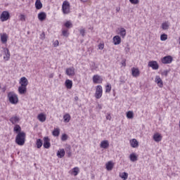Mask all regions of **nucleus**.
<instances>
[{
    "mask_svg": "<svg viewBox=\"0 0 180 180\" xmlns=\"http://www.w3.org/2000/svg\"><path fill=\"white\" fill-rule=\"evenodd\" d=\"M79 173V167H74L72 169V174L75 176H77L78 174Z\"/></svg>",
    "mask_w": 180,
    "mask_h": 180,
    "instance_id": "nucleus-35",
    "label": "nucleus"
},
{
    "mask_svg": "<svg viewBox=\"0 0 180 180\" xmlns=\"http://www.w3.org/2000/svg\"><path fill=\"white\" fill-rule=\"evenodd\" d=\"M129 159L132 162H134L136 161H137V155H136L135 153H131L130 155H129Z\"/></svg>",
    "mask_w": 180,
    "mask_h": 180,
    "instance_id": "nucleus-30",
    "label": "nucleus"
},
{
    "mask_svg": "<svg viewBox=\"0 0 180 180\" xmlns=\"http://www.w3.org/2000/svg\"><path fill=\"white\" fill-rule=\"evenodd\" d=\"M0 19L1 22H6V20H8V19H9V12L3 11L0 16Z\"/></svg>",
    "mask_w": 180,
    "mask_h": 180,
    "instance_id": "nucleus-9",
    "label": "nucleus"
},
{
    "mask_svg": "<svg viewBox=\"0 0 180 180\" xmlns=\"http://www.w3.org/2000/svg\"><path fill=\"white\" fill-rule=\"evenodd\" d=\"M168 72H169V70H164V71L162 72V75H164L165 77H168Z\"/></svg>",
    "mask_w": 180,
    "mask_h": 180,
    "instance_id": "nucleus-45",
    "label": "nucleus"
},
{
    "mask_svg": "<svg viewBox=\"0 0 180 180\" xmlns=\"http://www.w3.org/2000/svg\"><path fill=\"white\" fill-rule=\"evenodd\" d=\"M10 122L12 123V124H18V123L20 122V118L16 115H14L10 118Z\"/></svg>",
    "mask_w": 180,
    "mask_h": 180,
    "instance_id": "nucleus-14",
    "label": "nucleus"
},
{
    "mask_svg": "<svg viewBox=\"0 0 180 180\" xmlns=\"http://www.w3.org/2000/svg\"><path fill=\"white\" fill-rule=\"evenodd\" d=\"M53 136L55 137H58V136H60V129H55L52 132Z\"/></svg>",
    "mask_w": 180,
    "mask_h": 180,
    "instance_id": "nucleus-36",
    "label": "nucleus"
},
{
    "mask_svg": "<svg viewBox=\"0 0 180 180\" xmlns=\"http://www.w3.org/2000/svg\"><path fill=\"white\" fill-rule=\"evenodd\" d=\"M46 18H47V15L44 12H41L38 14V19L41 22H43V20H46Z\"/></svg>",
    "mask_w": 180,
    "mask_h": 180,
    "instance_id": "nucleus-21",
    "label": "nucleus"
},
{
    "mask_svg": "<svg viewBox=\"0 0 180 180\" xmlns=\"http://www.w3.org/2000/svg\"><path fill=\"white\" fill-rule=\"evenodd\" d=\"M8 98L10 103H12V105H17V103L19 102L18 95L13 91L9 92L8 94Z\"/></svg>",
    "mask_w": 180,
    "mask_h": 180,
    "instance_id": "nucleus-2",
    "label": "nucleus"
},
{
    "mask_svg": "<svg viewBox=\"0 0 180 180\" xmlns=\"http://www.w3.org/2000/svg\"><path fill=\"white\" fill-rule=\"evenodd\" d=\"M122 65H123V67H126V60H122Z\"/></svg>",
    "mask_w": 180,
    "mask_h": 180,
    "instance_id": "nucleus-53",
    "label": "nucleus"
},
{
    "mask_svg": "<svg viewBox=\"0 0 180 180\" xmlns=\"http://www.w3.org/2000/svg\"><path fill=\"white\" fill-rule=\"evenodd\" d=\"M1 41L5 44L6 41H8V34H3L1 35Z\"/></svg>",
    "mask_w": 180,
    "mask_h": 180,
    "instance_id": "nucleus-27",
    "label": "nucleus"
},
{
    "mask_svg": "<svg viewBox=\"0 0 180 180\" xmlns=\"http://www.w3.org/2000/svg\"><path fill=\"white\" fill-rule=\"evenodd\" d=\"M172 56H167L161 59L162 64H171L172 63Z\"/></svg>",
    "mask_w": 180,
    "mask_h": 180,
    "instance_id": "nucleus-8",
    "label": "nucleus"
},
{
    "mask_svg": "<svg viewBox=\"0 0 180 180\" xmlns=\"http://www.w3.org/2000/svg\"><path fill=\"white\" fill-rule=\"evenodd\" d=\"M63 120L65 123H69L71 120V115H70L68 113H66L65 115H63Z\"/></svg>",
    "mask_w": 180,
    "mask_h": 180,
    "instance_id": "nucleus-28",
    "label": "nucleus"
},
{
    "mask_svg": "<svg viewBox=\"0 0 180 180\" xmlns=\"http://www.w3.org/2000/svg\"><path fill=\"white\" fill-rule=\"evenodd\" d=\"M67 155H68V157H71L72 155V153H71V150H69V151H67Z\"/></svg>",
    "mask_w": 180,
    "mask_h": 180,
    "instance_id": "nucleus-52",
    "label": "nucleus"
},
{
    "mask_svg": "<svg viewBox=\"0 0 180 180\" xmlns=\"http://www.w3.org/2000/svg\"><path fill=\"white\" fill-rule=\"evenodd\" d=\"M126 53H129V51H130V46H129V45L127 46V47H125L124 49Z\"/></svg>",
    "mask_w": 180,
    "mask_h": 180,
    "instance_id": "nucleus-49",
    "label": "nucleus"
},
{
    "mask_svg": "<svg viewBox=\"0 0 180 180\" xmlns=\"http://www.w3.org/2000/svg\"><path fill=\"white\" fill-rule=\"evenodd\" d=\"M70 2L65 1L62 5V11L64 15H68L70 13Z\"/></svg>",
    "mask_w": 180,
    "mask_h": 180,
    "instance_id": "nucleus-4",
    "label": "nucleus"
},
{
    "mask_svg": "<svg viewBox=\"0 0 180 180\" xmlns=\"http://www.w3.org/2000/svg\"><path fill=\"white\" fill-rule=\"evenodd\" d=\"M120 177L124 180H126V179H127V178H129V174H127L126 172H122L120 174Z\"/></svg>",
    "mask_w": 180,
    "mask_h": 180,
    "instance_id": "nucleus-34",
    "label": "nucleus"
},
{
    "mask_svg": "<svg viewBox=\"0 0 180 180\" xmlns=\"http://www.w3.org/2000/svg\"><path fill=\"white\" fill-rule=\"evenodd\" d=\"M103 79L99 75H94L93 82L94 84H102Z\"/></svg>",
    "mask_w": 180,
    "mask_h": 180,
    "instance_id": "nucleus-7",
    "label": "nucleus"
},
{
    "mask_svg": "<svg viewBox=\"0 0 180 180\" xmlns=\"http://www.w3.org/2000/svg\"><path fill=\"white\" fill-rule=\"evenodd\" d=\"M26 142V133L24 131L19 132L15 137V143L18 146H25Z\"/></svg>",
    "mask_w": 180,
    "mask_h": 180,
    "instance_id": "nucleus-1",
    "label": "nucleus"
},
{
    "mask_svg": "<svg viewBox=\"0 0 180 180\" xmlns=\"http://www.w3.org/2000/svg\"><path fill=\"white\" fill-rule=\"evenodd\" d=\"M113 167H115V163L112 161H109L105 164L107 171H112L113 169Z\"/></svg>",
    "mask_w": 180,
    "mask_h": 180,
    "instance_id": "nucleus-19",
    "label": "nucleus"
},
{
    "mask_svg": "<svg viewBox=\"0 0 180 180\" xmlns=\"http://www.w3.org/2000/svg\"><path fill=\"white\" fill-rule=\"evenodd\" d=\"M153 140L156 141V143H160V141L162 140V136H161L160 133H155L153 135Z\"/></svg>",
    "mask_w": 180,
    "mask_h": 180,
    "instance_id": "nucleus-16",
    "label": "nucleus"
},
{
    "mask_svg": "<svg viewBox=\"0 0 180 180\" xmlns=\"http://www.w3.org/2000/svg\"><path fill=\"white\" fill-rule=\"evenodd\" d=\"M81 2H88V0H80Z\"/></svg>",
    "mask_w": 180,
    "mask_h": 180,
    "instance_id": "nucleus-55",
    "label": "nucleus"
},
{
    "mask_svg": "<svg viewBox=\"0 0 180 180\" xmlns=\"http://www.w3.org/2000/svg\"><path fill=\"white\" fill-rule=\"evenodd\" d=\"M131 75L132 76L137 78V77H140V70L137 68H131Z\"/></svg>",
    "mask_w": 180,
    "mask_h": 180,
    "instance_id": "nucleus-15",
    "label": "nucleus"
},
{
    "mask_svg": "<svg viewBox=\"0 0 180 180\" xmlns=\"http://www.w3.org/2000/svg\"><path fill=\"white\" fill-rule=\"evenodd\" d=\"M62 34L65 37H68V35L70 34V33H68V30H63Z\"/></svg>",
    "mask_w": 180,
    "mask_h": 180,
    "instance_id": "nucleus-39",
    "label": "nucleus"
},
{
    "mask_svg": "<svg viewBox=\"0 0 180 180\" xmlns=\"http://www.w3.org/2000/svg\"><path fill=\"white\" fill-rule=\"evenodd\" d=\"M155 82L157 84L159 88H162V86H164V82H162V79H161V77H160V76L158 75L155 77Z\"/></svg>",
    "mask_w": 180,
    "mask_h": 180,
    "instance_id": "nucleus-13",
    "label": "nucleus"
},
{
    "mask_svg": "<svg viewBox=\"0 0 180 180\" xmlns=\"http://www.w3.org/2000/svg\"><path fill=\"white\" fill-rule=\"evenodd\" d=\"M27 91V89L26 86H20L18 87V94H20V95H25V94H26Z\"/></svg>",
    "mask_w": 180,
    "mask_h": 180,
    "instance_id": "nucleus-20",
    "label": "nucleus"
},
{
    "mask_svg": "<svg viewBox=\"0 0 180 180\" xmlns=\"http://www.w3.org/2000/svg\"><path fill=\"white\" fill-rule=\"evenodd\" d=\"M168 27H169V23L168 22H165L162 24V29L163 30H168Z\"/></svg>",
    "mask_w": 180,
    "mask_h": 180,
    "instance_id": "nucleus-32",
    "label": "nucleus"
},
{
    "mask_svg": "<svg viewBox=\"0 0 180 180\" xmlns=\"http://www.w3.org/2000/svg\"><path fill=\"white\" fill-rule=\"evenodd\" d=\"M19 18L21 22H26V16L25 15L20 14Z\"/></svg>",
    "mask_w": 180,
    "mask_h": 180,
    "instance_id": "nucleus-41",
    "label": "nucleus"
},
{
    "mask_svg": "<svg viewBox=\"0 0 180 180\" xmlns=\"http://www.w3.org/2000/svg\"><path fill=\"white\" fill-rule=\"evenodd\" d=\"M112 43L115 46H119L122 43V38L119 35H116L112 38Z\"/></svg>",
    "mask_w": 180,
    "mask_h": 180,
    "instance_id": "nucleus-12",
    "label": "nucleus"
},
{
    "mask_svg": "<svg viewBox=\"0 0 180 180\" xmlns=\"http://www.w3.org/2000/svg\"><path fill=\"white\" fill-rule=\"evenodd\" d=\"M129 2H131V4H133L134 5H137V4H139V0H129Z\"/></svg>",
    "mask_w": 180,
    "mask_h": 180,
    "instance_id": "nucleus-44",
    "label": "nucleus"
},
{
    "mask_svg": "<svg viewBox=\"0 0 180 180\" xmlns=\"http://www.w3.org/2000/svg\"><path fill=\"white\" fill-rule=\"evenodd\" d=\"M148 67H150L152 70H158L160 68V65L155 60H150L148 63Z\"/></svg>",
    "mask_w": 180,
    "mask_h": 180,
    "instance_id": "nucleus-5",
    "label": "nucleus"
},
{
    "mask_svg": "<svg viewBox=\"0 0 180 180\" xmlns=\"http://www.w3.org/2000/svg\"><path fill=\"white\" fill-rule=\"evenodd\" d=\"M103 94V89H102V86L98 85L96 87V93H95V98L96 99H101L102 98V95Z\"/></svg>",
    "mask_w": 180,
    "mask_h": 180,
    "instance_id": "nucleus-3",
    "label": "nucleus"
},
{
    "mask_svg": "<svg viewBox=\"0 0 180 180\" xmlns=\"http://www.w3.org/2000/svg\"><path fill=\"white\" fill-rule=\"evenodd\" d=\"M75 101H78V97L77 96L75 97Z\"/></svg>",
    "mask_w": 180,
    "mask_h": 180,
    "instance_id": "nucleus-56",
    "label": "nucleus"
},
{
    "mask_svg": "<svg viewBox=\"0 0 180 180\" xmlns=\"http://www.w3.org/2000/svg\"><path fill=\"white\" fill-rule=\"evenodd\" d=\"M35 8L36 9H41L43 8V4H41V1L40 0H37L35 2Z\"/></svg>",
    "mask_w": 180,
    "mask_h": 180,
    "instance_id": "nucleus-29",
    "label": "nucleus"
},
{
    "mask_svg": "<svg viewBox=\"0 0 180 180\" xmlns=\"http://www.w3.org/2000/svg\"><path fill=\"white\" fill-rule=\"evenodd\" d=\"M51 144L50 143V139L49 137H45L44 139V148H50Z\"/></svg>",
    "mask_w": 180,
    "mask_h": 180,
    "instance_id": "nucleus-17",
    "label": "nucleus"
},
{
    "mask_svg": "<svg viewBox=\"0 0 180 180\" xmlns=\"http://www.w3.org/2000/svg\"><path fill=\"white\" fill-rule=\"evenodd\" d=\"M41 39H42V40H44V39H46V34H44V32L41 34Z\"/></svg>",
    "mask_w": 180,
    "mask_h": 180,
    "instance_id": "nucleus-50",
    "label": "nucleus"
},
{
    "mask_svg": "<svg viewBox=\"0 0 180 180\" xmlns=\"http://www.w3.org/2000/svg\"><path fill=\"white\" fill-rule=\"evenodd\" d=\"M65 26L68 29L70 27H72V23H71L70 21H67L65 23Z\"/></svg>",
    "mask_w": 180,
    "mask_h": 180,
    "instance_id": "nucleus-42",
    "label": "nucleus"
},
{
    "mask_svg": "<svg viewBox=\"0 0 180 180\" xmlns=\"http://www.w3.org/2000/svg\"><path fill=\"white\" fill-rule=\"evenodd\" d=\"M68 139V136L65 134L62 135L61 140L62 141H66Z\"/></svg>",
    "mask_w": 180,
    "mask_h": 180,
    "instance_id": "nucleus-43",
    "label": "nucleus"
},
{
    "mask_svg": "<svg viewBox=\"0 0 180 180\" xmlns=\"http://www.w3.org/2000/svg\"><path fill=\"white\" fill-rule=\"evenodd\" d=\"M118 30V34H120L122 39H124L126 37V29L121 27L119 28Z\"/></svg>",
    "mask_w": 180,
    "mask_h": 180,
    "instance_id": "nucleus-22",
    "label": "nucleus"
},
{
    "mask_svg": "<svg viewBox=\"0 0 180 180\" xmlns=\"http://www.w3.org/2000/svg\"><path fill=\"white\" fill-rule=\"evenodd\" d=\"M100 147L101 148H104V149L109 148V141L108 140L102 141L101 142Z\"/></svg>",
    "mask_w": 180,
    "mask_h": 180,
    "instance_id": "nucleus-18",
    "label": "nucleus"
},
{
    "mask_svg": "<svg viewBox=\"0 0 180 180\" xmlns=\"http://www.w3.org/2000/svg\"><path fill=\"white\" fill-rule=\"evenodd\" d=\"M105 47V44H100L99 45H98V49H99V50H103V48Z\"/></svg>",
    "mask_w": 180,
    "mask_h": 180,
    "instance_id": "nucleus-47",
    "label": "nucleus"
},
{
    "mask_svg": "<svg viewBox=\"0 0 180 180\" xmlns=\"http://www.w3.org/2000/svg\"><path fill=\"white\" fill-rule=\"evenodd\" d=\"M36 146L37 148H41V146H43V141H41V139H37L36 142Z\"/></svg>",
    "mask_w": 180,
    "mask_h": 180,
    "instance_id": "nucleus-37",
    "label": "nucleus"
},
{
    "mask_svg": "<svg viewBox=\"0 0 180 180\" xmlns=\"http://www.w3.org/2000/svg\"><path fill=\"white\" fill-rule=\"evenodd\" d=\"M110 91H112V86L110 84H108L106 86H105V92L107 94H109V92H110Z\"/></svg>",
    "mask_w": 180,
    "mask_h": 180,
    "instance_id": "nucleus-40",
    "label": "nucleus"
},
{
    "mask_svg": "<svg viewBox=\"0 0 180 180\" xmlns=\"http://www.w3.org/2000/svg\"><path fill=\"white\" fill-rule=\"evenodd\" d=\"M79 32H80V34H82V36H85V30L84 29H81L80 30H79Z\"/></svg>",
    "mask_w": 180,
    "mask_h": 180,
    "instance_id": "nucleus-46",
    "label": "nucleus"
},
{
    "mask_svg": "<svg viewBox=\"0 0 180 180\" xmlns=\"http://www.w3.org/2000/svg\"><path fill=\"white\" fill-rule=\"evenodd\" d=\"M19 84L20 86H27L29 85V81L25 77H22L20 79Z\"/></svg>",
    "mask_w": 180,
    "mask_h": 180,
    "instance_id": "nucleus-11",
    "label": "nucleus"
},
{
    "mask_svg": "<svg viewBox=\"0 0 180 180\" xmlns=\"http://www.w3.org/2000/svg\"><path fill=\"white\" fill-rule=\"evenodd\" d=\"M65 85L68 89H71V88H72V81L70 79H66Z\"/></svg>",
    "mask_w": 180,
    "mask_h": 180,
    "instance_id": "nucleus-25",
    "label": "nucleus"
},
{
    "mask_svg": "<svg viewBox=\"0 0 180 180\" xmlns=\"http://www.w3.org/2000/svg\"><path fill=\"white\" fill-rule=\"evenodd\" d=\"M116 11L120 12V7H117L116 8Z\"/></svg>",
    "mask_w": 180,
    "mask_h": 180,
    "instance_id": "nucleus-54",
    "label": "nucleus"
},
{
    "mask_svg": "<svg viewBox=\"0 0 180 180\" xmlns=\"http://www.w3.org/2000/svg\"><path fill=\"white\" fill-rule=\"evenodd\" d=\"M127 119H133L134 117V113L133 111H128L127 112Z\"/></svg>",
    "mask_w": 180,
    "mask_h": 180,
    "instance_id": "nucleus-33",
    "label": "nucleus"
},
{
    "mask_svg": "<svg viewBox=\"0 0 180 180\" xmlns=\"http://www.w3.org/2000/svg\"><path fill=\"white\" fill-rule=\"evenodd\" d=\"M14 131H15V133H22L20 131L22 130V128L20 127V125L19 124H15L14 128H13Z\"/></svg>",
    "mask_w": 180,
    "mask_h": 180,
    "instance_id": "nucleus-31",
    "label": "nucleus"
},
{
    "mask_svg": "<svg viewBox=\"0 0 180 180\" xmlns=\"http://www.w3.org/2000/svg\"><path fill=\"white\" fill-rule=\"evenodd\" d=\"M58 44H59L58 40H56L53 43V46L58 47Z\"/></svg>",
    "mask_w": 180,
    "mask_h": 180,
    "instance_id": "nucleus-48",
    "label": "nucleus"
},
{
    "mask_svg": "<svg viewBox=\"0 0 180 180\" xmlns=\"http://www.w3.org/2000/svg\"><path fill=\"white\" fill-rule=\"evenodd\" d=\"M11 58V53L9 52V49L7 48L4 49V59L5 61L9 60Z\"/></svg>",
    "mask_w": 180,
    "mask_h": 180,
    "instance_id": "nucleus-10",
    "label": "nucleus"
},
{
    "mask_svg": "<svg viewBox=\"0 0 180 180\" xmlns=\"http://www.w3.org/2000/svg\"><path fill=\"white\" fill-rule=\"evenodd\" d=\"M168 39V35L167 34H162L160 35V40L162 41H165Z\"/></svg>",
    "mask_w": 180,
    "mask_h": 180,
    "instance_id": "nucleus-38",
    "label": "nucleus"
},
{
    "mask_svg": "<svg viewBox=\"0 0 180 180\" xmlns=\"http://www.w3.org/2000/svg\"><path fill=\"white\" fill-rule=\"evenodd\" d=\"M37 119L38 120H39V122H41V123H43L46 122V115L40 113L39 115H38Z\"/></svg>",
    "mask_w": 180,
    "mask_h": 180,
    "instance_id": "nucleus-26",
    "label": "nucleus"
},
{
    "mask_svg": "<svg viewBox=\"0 0 180 180\" xmlns=\"http://www.w3.org/2000/svg\"><path fill=\"white\" fill-rule=\"evenodd\" d=\"M53 75H50V78H53Z\"/></svg>",
    "mask_w": 180,
    "mask_h": 180,
    "instance_id": "nucleus-57",
    "label": "nucleus"
},
{
    "mask_svg": "<svg viewBox=\"0 0 180 180\" xmlns=\"http://www.w3.org/2000/svg\"><path fill=\"white\" fill-rule=\"evenodd\" d=\"M65 74L68 77H74L75 75V68L74 67H70L66 69Z\"/></svg>",
    "mask_w": 180,
    "mask_h": 180,
    "instance_id": "nucleus-6",
    "label": "nucleus"
},
{
    "mask_svg": "<svg viewBox=\"0 0 180 180\" xmlns=\"http://www.w3.org/2000/svg\"><path fill=\"white\" fill-rule=\"evenodd\" d=\"M130 144L133 148H137V147H139V141H137V139H134L131 141H130Z\"/></svg>",
    "mask_w": 180,
    "mask_h": 180,
    "instance_id": "nucleus-23",
    "label": "nucleus"
},
{
    "mask_svg": "<svg viewBox=\"0 0 180 180\" xmlns=\"http://www.w3.org/2000/svg\"><path fill=\"white\" fill-rule=\"evenodd\" d=\"M65 155V150L64 149H59L57 152V156L58 158H63Z\"/></svg>",
    "mask_w": 180,
    "mask_h": 180,
    "instance_id": "nucleus-24",
    "label": "nucleus"
},
{
    "mask_svg": "<svg viewBox=\"0 0 180 180\" xmlns=\"http://www.w3.org/2000/svg\"><path fill=\"white\" fill-rule=\"evenodd\" d=\"M106 119L107 120H111L112 116H110V114H108V115L106 116Z\"/></svg>",
    "mask_w": 180,
    "mask_h": 180,
    "instance_id": "nucleus-51",
    "label": "nucleus"
}]
</instances>
